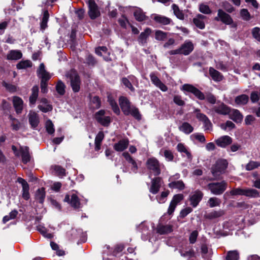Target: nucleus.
<instances>
[{
  "label": "nucleus",
  "mask_w": 260,
  "mask_h": 260,
  "mask_svg": "<svg viewBox=\"0 0 260 260\" xmlns=\"http://www.w3.org/2000/svg\"><path fill=\"white\" fill-rule=\"evenodd\" d=\"M182 89L186 91L193 93L196 97L200 100H206L210 104H214L216 103V98L212 94H208L205 97L204 93L198 88L190 84H184L183 85Z\"/></svg>",
  "instance_id": "1"
},
{
  "label": "nucleus",
  "mask_w": 260,
  "mask_h": 260,
  "mask_svg": "<svg viewBox=\"0 0 260 260\" xmlns=\"http://www.w3.org/2000/svg\"><path fill=\"white\" fill-rule=\"evenodd\" d=\"M119 105L123 113L126 115H132L137 119L141 118V115L138 109L135 107L131 106L129 101L127 98L121 96L119 98Z\"/></svg>",
  "instance_id": "2"
},
{
  "label": "nucleus",
  "mask_w": 260,
  "mask_h": 260,
  "mask_svg": "<svg viewBox=\"0 0 260 260\" xmlns=\"http://www.w3.org/2000/svg\"><path fill=\"white\" fill-rule=\"evenodd\" d=\"M66 76L69 78L70 85L74 92H78L80 89L81 80L77 73L74 70L69 72Z\"/></svg>",
  "instance_id": "3"
},
{
  "label": "nucleus",
  "mask_w": 260,
  "mask_h": 260,
  "mask_svg": "<svg viewBox=\"0 0 260 260\" xmlns=\"http://www.w3.org/2000/svg\"><path fill=\"white\" fill-rule=\"evenodd\" d=\"M227 186L226 183L223 181L220 182H213L208 184V188L215 195H220L223 193Z\"/></svg>",
  "instance_id": "4"
},
{
  "label": "nucleus",
  "mask_w": 260,
  "mask_h": 260,
  "mask_svg": "<svg viewBox=\"0 0 260 260\" xmlns=\"http://www.w3.org/2000/svg\"><path fill=\"white\" fill-rule=\"evenodd\" d=\"M231 195H244L249 197L256 198L259 196L258 192L254 189H243L239 188L233 189L231 191Z\"/></svg>",
  "instance_id": "5"
},
{
  "label": "nucleus",
  "mask_w": 260,
  "mask_h": 260,
  "mask_svg": "<svg viewBox=\"0 0 260 260\" xmlns=\"http://www.w3.org/2000/svg\"><path fill=\"white\" fill-rule=\"evenodd\" d=\"M147 169L154 175L157 176L160 173V164L158 160L155 158L152 157L147 159L146 161Z\"/></svg>",
  "instance_id": "6"
},
{
  "label": "nucleus",
  "mask_w": 260,
  "mask_h": 260,
  "mask_svg": "<svg viewBox=\"0 0 260 260\" xmlns=\"http://www.w3.org/2000/svg\"><path fill=\"white\" fill-rule=\"evenodd\" d=\"M12 148L16 155L21 156L23 163L26 164L30 160V155L27 147L21 146L18 150L14 146H13Z\"/></svg>",
  "instance_id": "7"
},
{
  "label": "nucleus",
  "mask_w": 260,
  "mask_h": 260,
  "mask_svg": "<svg viewBox=\"0 0 260 260\" xmlns=\"http://www.w3.org/2000/svg\"><path fill=\"white\" fill-rule=\"evenodd\" d=\"M228 162L225 159L218 160L212 168V173L214 177H218L227 168Z\"/></svg>",
  "instance_id": "8"
},
{
  "label": "nucleus",
  "mask_w": 260,
  "mask_h": 260,
  "mask_svg": "<svg viewBox=\"0 0 260 260\" xmlns=\"http://www.w3.org/2000/svg\"><path fill=\"white\" fill-rule=\"evenodd\" d=\"M210 111L218 114L226 115L230 113L231 108L223 103H220L218 105L213 106Z\"/></svg>",
  "instance_id": "9"
},
{
  "label": "nucleus",
  "mask_w": 260,
  "mask_h": 260,
  "mask_svg": "<svg viewBox=\"0 0 260 260\" xmlns=\"http://www.w3.org/2000/svg\"><path fill=\"white\" fill-rule=\"evenodd\" d=\"M105 110H101L95 114V118L101 124L107 126L111 122V118L110 116H105Z\"/></svg>",
  "instance_id": "10"
},
{
  "label": "nucleus",
  "mask_w": 260,
  "mask_h": 260,
  "mask_svg": "<svg viewBox=\"0 0 260 260\" xmlns=\"http://www.w3.org/2000/svg\"><path fill=\"white\" fill-rule=\"evenodd\" d=\"M88 14L91 19H94L100 16L98 7L93 0L88 1Z\"/></svg>",
  "instance_id": "11"
},
{
  "label": "nucleus",
  "mask_w": 260,
  "mask_h": 260,
  "mask_svg": "<svg viewBox=\"0 0 260 260\" xmlns=\"http://www.w3.org/2000/svg\"><path fill=\"white\" fill-rule=\"evenodd\" d=\"M184 196L182 194H177L174 196L169 207L168 213L169 214H172L177 205L183 199Z\"/></svg>",
  "instance_id": "12"
},
{
  "label": "nucleus",
  "mask_w": 260,
  "mask_h": 260,
  "mask_svg": "<svg viewBox=\"0 0 260 260\" xmlns=\"http://www.w3.org/2000/svg\"><path fill=\"white\" fill-rule=\"evenodd\" d=\"M64 201L70 203L71 206L75 209L80 207V203L77 196L72 193L71 196L67 194L64 198Z\"/></svg>",
  "instance_id": "13"
},
{
  "label": "nucleus",
  "mask_w": 260,
  "mask_h": 260,
  "mask_svg": "<svg viewBox=\"0 0 260 260\" xmlns=\"http://www.w3.org/2000/svg\"><path fill=\"white\" fill-rule=\"evenodd\" d=\"M215 20L216 21L220 20L226 24H231L233 23V19L231 16L221 9L218 10L217 16L215 18Z\"/></svg>",
  "instance_id": "14"
},
{
  "label": "nucleus",
  "mask_w": 260,
  "mask_h": 260,
  "mask_svg": "<svg viewBox=\"0 0 260 260\" xmlns=\"http://www.w3.org/2000/svg\"><path fill=\"white\" fill-rule=\"evenodd\" d=\"M203 197V193L200 190H197L192 192L190 195V205L196 207L201 201Z\"/></svg>",
  "instance_id": "15"
},
{
  "label": "nucleus",
  "mask_w": 260,
  "mask_h": 260,
  "mask_svg": "<svg viewBox=\"0 0 260 260\" xmlns=\"http://www.w3.org/2000/svg\"><path fill=\"white\" fill-rule=\"evenodd\" d=\"M150 78L152 83L162 91L165 92L168 90L167 86L160 81L154 73H150Z\"/></svg>",
  "instance_id": "16"
},
{
  "label": "nucleus",
  "mask_w": 260,
  "mask_h": 260,
  "mask_svg": "<svg viewBox=\"0 0 260 260\" xmlns=\"http://www.w3.org/2000/svg\"><path fill=\"white\" fill-rule=\"evenodd\" d=\"M17 182L21 184L22 187V198L27 200L30 198L29 190V185L27 183V182L23 178L19 177L17 179Z\"/></svg>",
  "instance_id": "17"
},
{
  "label": "nucleus",
  "mask_w": 260,
  "mask_h": 260,
  "mask_svg": "<svg viewBox=\"0 0 260 260\" xmlns=\"http://www.w3.org/2000/svg\"><path fill=\"white\" fill-rule=\"evenodd\" d=\"M38 77L41 79V81H48L51 78V75L47 72L45 69L44 63L40 64L37 71Z\"/></svg>",
  "instance_id": "18"
},
{
  "label": "nucleus",
  "mask_w": 260,
  "mask_h": 260,
  "mask_svg": "<svg viewBox=\"0 0 260 260\" xmlns=\"http://www.w3.org/2000/svg\"><path fill=\"white\" fill-rule=\"evenodd\" d=\"M38 77L41 79V81H48L51 78V75L47 72L45 69L44 63L40 64L37 71Z\"/></svg>",
  "instance_id": "19"
},
{
  "label": "nucleus",
  "mask_w": 260,
  "mask_h": 260,
  "mask_svg": "<svg viewBox=\"0 0 260 260\" xmlns=\"http://www.w3.org/2000/svg\"><path fill=\"white\" fill-rule=\"evenodd\" d=\"M38 107L40 111L44 113L51 111L53 108L52 106L46 98H42L40 100Z\"/></svg>",
  "instance_id": "20"
},
{
  "label": "nucleus",
  "mask_w": 260,
  "mask_h": 260,
  "mask_svg": "<svg viewBox=\"0 0 260 260\" xmlns=\"http://www.w3.org/2000/svg\"><path fill=\"white\" fill-rule=\"evenodd\" d=\"M215 143L218 146L225 148L232 143V139L229 136H223L216 140Z\"/></svg>",
  "instance_id": "21"
},
{
  "label": "nucleus",
  "mask_w": 260,
  "mask_h": 260,
  "mask_svg": "<svg viewBox=\"0 0 260 260\" xmlns=\"http://www.w3.org/2000/svg\"><path fill=\"white\" fill-rule=\"evenodd\" d=\"M13 104L16 112L17 114L21 113L23 108V102L22 100L18 96H14L13 98Z\"/></svg>",
  "instance_id": "22"
},
{
  "label": "nucleus",
  "mask_w": 260,
  "mask_h": 260,
  "mask_svg": "<svg viewBox=\"0 0 260 260\" xmlns=\"http://www.w3.org/2000/svg\"><path fill=\"white\" fill-rule=\"evenodd\" d=\"M161 179L160 177H156L153 179L151 181V185L149 191L153 194H156L159 190Z\"/></svg>",
  "instance_id": "23"
},
{
  "label": "nucleus",
  "mask_w": 260,
  "mask_h": 260,
  "mask_svg": "<svg viewBox=\"0 0 260 260\" xmlns=\"http://www.w3.org/2000/svg\"><path fill=\"white\" fill-rule=\"evenodd\" d=\"M134 16L135 19L139 22H143L148 19V17L146 15L145 13L139 8L135 9L134 10Z\"/></svg>",
  "instance_id": "24"
},
{
  "label": "nucleus",
  "mask_w": 260,
  "mask_h": 260,
  "mask_svg": "<svg viewBox=\"0 0 260 260\" xmlns=\"http://www.w3.org/2000/svg\"><path fill=\"white\" fill-rule=\"evenodd\" d=\"M129 141L127 139H123L119 141L114 145L113 148L116 151H122L127 148Z\"/></svg>",
  "instance_id": "25"
},
{
  "label": "nucleus",
  "mask_w": 260,
  "mask_h": 260,
  "mask_svg": "<svg viewBox=\"0 0 260 260\" xmlns=\"http://www.w3.org/2000/svg\"><path fill=\"white\" fill-rule=\"evenodd\" d=\"M28 120L30 124L34 128H36L39 123L38 115L34 111H30L28 114Z\"/></svg>",
  "instance_id": "26"
},
{
  "label": "nucleus",
  "mask_w": 260,
  "mask_h": 260,
  "mask_svg": "<svg viewBox=\"0 0 260 260\" xmlns=\"http://www.w3.org/2000/svg\"><path fill=\"white\" fill-rule=\"evenodd\" d=\"M173 176L170 177L169 181L170 183L169 184V187L171 188L178 189L182 190L185 187V185L182 181L179 180L177 181H173Z\"/></svg>",
  "instance_id": "27"
},
{
  "label": "nucleus",
  "mask_w": 260,
  "mask_h": 260,
  "mask_svg": "<svg viewBox=\"0 0 260 260\" xmlns=\"http://www.w3.org/2000/svg\"><path fill=\"white\" fill-rule=\"evenodd\" d=\"M152 32L150 28H146L144 31L142 32L138 38V42L141 45H144L147 43V39Z\"/></svg>",
  "instance_id": "28"
},
{
  "label": "nucleus",
  "mask_w": 260,
  "mask_h": 260,
  "mask_svg": "<svg viewBox=\"0 0 260 260\" xmlns=\"http://www.w3.org/2000/svg\"><path fill=\"white\" fill-rule=\"evenodd\" d=\"M182 53L185 55H188L193 49V45L190 41H186L181 46Z\"/></svg>",
  "instance_id": "29"
},
{
  "label": "nucleus",
  "mask_w": 260,
  "mask_h": 260,
  "mask_svg": "<svg viewBox=\"0 0 260 260\" xmlns=\"http://www.w3.org/2000/svg\"><path fill=\"white\" fill-rule=\"evenodd\" d=\"M231 119L236 122H241L243 119V115L237 109H231L229 114Z\"/></svg>",
  "instance_id": "30"
},
{
  "label": "nucleus",
  "mask_w": 260,
  "mask_h": 260,
  "mask_svg": "<svg viewBox=\"0 0 260 260\" xmlns=\"http://www.w3.org/2000/svg\"><path fill=\"white\" fill-rule=\"evenodd\" d=\"M206 17L202 14H198L193 18V22L197 27L200 29H204L205 28V23L204 19Z\"/></svg>",
  "instance_id": "31"
},
{
  "label": "nucleus",
  "mask_w": 260,
  "mask_h": 260,
  "mask_svg": "<svg viewBox=\"0 0 260 260\" xmlns=\"http://www.w3.org/2000/svg\"><path fill=\"white\" fill-rule=\"evenodd\" d=\"M22 56L20 51L17 50H12L9 52L7 55V59L8 60H18Z\"/></svg>",
  "instance_id": "32"
},
{
  "label": "nucleus",
  "mask_w": 260,
  "mask_h": 260,
  "mask_svg": "<svg viewBox=\"0 0 260 260\" xmlns=\"http://www.w3.org/2000/svg\"><path fill=\"white\" fill-rule=\"evenodd\" d=\"M209 72L210 75L211 76L212 79L215 81H220L223 78L222 75L220 72L212 67L209 68Z\"/></svg>",
  "instance_id": "33"
},
{
  "label": "nucleus",
  "mask_w": 260,
  "mask_h": 260,
  "mask_svg": "<svg viewBox=\"0 0 260 260\" xmlns=\"http://www.w3.org/2000/svg\"><path fill=\"white\" fill-rule=\"evenodd\" d=\"M122 155L129 164H131L132 165V170L134 172L136 173L138 169V166L135 160L132 158V157L129 154L128 152L123 153Z\"/></svg>",
  "instance_id": "34"
},
{
  "label": "nucleus",
  "mask_w": 260,
  "mask_h": 260,
  "mask_svg": "<svg viewBox=\"0 0 260 260\" xmlns=\"http://www.w3.org/2000/svg\"><path fill=\"white\" fill-rule=\"evenodd\" d=\"M39 88L38 86H34L31 89V94L29 101L31 105H35L38 97Z\"/></svg>",
  "instance_id": "35"
},
{
  "label": "nucleus",
  "mask_w": 260,
  "mask_h": 260,
  "mask_svg": "<svg viewBox=\"0 0 260 260\" xmlns=\"http://www.w3.org/2000/svg\"><path fill=\"white\" fill-rule=\"evenodd\" d=\"M153 19L157 23L162 25H167L170 23L171 20L164 16L155 15L153 17Z\"/></svg>",
  "instance_id": "36"
},
{
  "label": "nucleus",
  "mask_w": 260,
  "mask_h": 260,
  "mask_svg": "<svg viewBox=\"0 0 260 260\" xmlns=\"http://www.w3.org/2000/svg\"><path fill=\"white\" fill-rule=\"evenodd\" d=\"M104 138V134L103 132L98 133L95 137L94 144H95V150L99 151L101 149V145L103 140Z\"/></svg>",
  "instance_id": "37"
},
{
  "label": "nucleus",
  "mask_w": 260,
  "mask_h": 260,
  "mask_svg": "<svg viewBox=\"0 0 260 260\" xmlns=\"http://www.w3.org/2000/svg\"><path fill=\"white\" fill-rule=\"evenodd\" d=\"M179 130L186 134H189L193 131V127L188 122H183L179 127Z\"/></svg>",
  "instance_id": "38"
},
{
  "label": "nucleus",
  "mask_w": 260,
  "mask_h": 260,
  "mask_svg": "<svg viewBox=\"0 0 260 260\" xmlns=\"http://www.w3.org/2000/svg\"><path fill=\"white\" fill-rule=\"evenodd\" d=\"M36 200L40 203L42 204L45 198V191L44 188L38 189L36 193Z\"/></svg>",
  "instance_id": "39"
},
{
  "label": "nucleus",
  "mask_w": 260,
  "mask_h": 260,
  "mask_svg": "<svg viewBox=\"0 0 260 260\" xmlns=\"http://www.w3.org/2000/svg\"><path fill=\"white\" fill-rule=\"evenodd\" d=\"M249 101V97L246 94H241L236 97L235 102L237 105H245Z\"/></svg>",
  "instance_id": "40"
},
{
  "label": "nucleus",
  "mask_w": 260,
  "mask_h": 260,
  "mask_svg": "<svg viewBox=\"0 0 260 260\" xmlns=\"http://www.w3.org/2000/svg\"><path fill=\"white\" fill-rule=\"evenodd\" d=\"M159 154L164 156L167 161H172L174 158L173 154L171 151L165 149H161L159 151Z\"/></svg>",
  "instance_id": "41"
},
{
  "label": "nucleus",
  "mask_w": 260,
  "mask_h": 260,
  "mask_svg": "<svg viewBox=\"0 0 260 260\" xmlns=\"http://www.w3.org/2000/svg\"><path fill=\"white\" fill-rule=\"evenodd\" d=\"M172 231V226L169 225H159L157 228V232L160 234H166Z\"/></svg>",
  "instance_id": "42"
},
{
  "label": "nucleus",
  "mask_w": 260,
  "mask_h": 260,
  "mask_svg": "<svg viewBox=\"0 0 260 260\" xmlns=\"http://www.w3.org/2000/svg\"><path fill=\"white\" fill-rule=\"evenodd\" d=\"M177 149L181 153H184L189 159L191 160L192 159L191 153L183 144L179 143L177 146Z\"/></svg>",
  "instance_id": "43"
},
{
  "label": "nucleus",
  "mask_w": 260,
  "mask_h": 260,
  "mask_svg": "<svg viewBox=\"0 0 260 260\" xmlns=\"http://www.w3.org/2000/svg\"><path fill=\"white\" fill-rule=\"evenodd\" d=\"M190 138L193 141L197 140L203 143H205L206 141L205 137L202 133H194L190 135Z\"/></svg>",
  "instance_id": "44"
},
{
  "label": "nucleus",
  "mask_w": 260,
  "mask_h": 260,
  "mask_svg": "<svg viewBox=\"0 0 260 260\" xmlns=\"http://www.w3.org/2000/svg\"><path fill=\"white\" fill-rule=\"evenodd\" d=\"M108 101L111 105L112 110H113L114 112L116 113V114H119L120 113V109L115 101V100L112 98V97L111 95H109L108 96Z\"/></svg>",
  "instance_id": "45"
},
{
  "label": "nucleus",
  "mask_w": 260,
  "mask_h": 260,
  "mask_svg": "<svg viewBox=\"0 0 260 260\" xmlns=\"http://www.w3.org/2000/svg\"><path fill=\"white\" fill-rule=\"evenodd\" d=\"M172 8L173 10L174 14L179 19L183 20L184 18V15L182 11L180 10L179 7L176 4H173Z\"/></svg>",
  "instance_id": "46"
},
{
  "label": "nucleus",
  "mask_w": 260,
  "mask_h": 260,
  "mask_svg": "<svg viewBox=\"0 0 260 260\" xmlns=\"http://www.w3.org/2000/svg\"><path fill=\"white\" fill-rule=\"evenodd\" d=\"M221 202V200L219 199L216 197H212L209 199L208 204L210 207L213 208L219 206Z\"/></svg>",
  "instance_id": "47"
},
{
  "label": "nucleus",
  "mask_w": 260,
  "mask_h": 260,
  "mask_svg": "<svg viewBox=\"0 0 260 260\" xmlns=\"http://www.w3.org/2000/svg\"><path fill=\"white\" fill-rule=\"evenodd\" d=\"M239 253L237 250L229 251L226 257V260H238Z\"/></svg>",
  "instance_id": "48"
},
{
  "label": "nucleus",
  "mask_w": 260,
  "mask_h": 260,
  "mask_svg": "<svg viewBox=\"0 0 260 260\" xmlns=\"http://www.w3.org/2000/svg\"><path fill=\"white\" fill-rule=\"evenodd\" d=\"M49 13L48 11H45L43 14V17L41 23V28L44 30L47 27V22L49 19Z\"/></svg>",
  "instance_id": "49"
},
{
  "label": "nucleus",
  "mask_w": 260,
  "mask_h": 260,
  "mask_svg": "<svg viewBox=\"0 0 260 260\" xmlns=\"http://www.w3.org/2000/svg\"><path fill=\"white\" fill-rule=\"evenodd\" d=\"M65 87L64 84L61 81L59 80L56 85V90L58 94L62 95L65 93Z\"/></svg>",
  "instance_id": "50"
},
{
  "label": "nucleus",
  "mask_w": 260,
  "mask_h": 260,
  "mask_svg": "<svg viewBox=\"0 0 260 260\" xmlns=\"http://www.w3.org/2000/svg\"><path fill=\"white\" fill-rule=\"evenodd\" d=\"M38 231L45 238L48 239H51L53 237L51 234L47 232V229L42 226L39 225L37 227Z\"/></svg>",
  "instance_id": "51"
},
{
  "label": "nucleus",
  "mask_w": 260,
  "mask_h": 260,
  "mask_svg": "<svg viewBox=\"0 0 260 260\" xmlns=\"http://www.w3.org/2000/svg\"><path fill=\"white\" fill-rule=\"evenodd\" d=\"M260 167V162L255 161H250L245 167L247 171H251Z\"/></svg>",
  "instance_id": "52"
},
{
  "label": "nucleus",
  "mask_w": 260,
  "mask_h": 260,
  "mask_svg": "<svg viewBox=\"0 0 260 260\" xmlns=\"http://www.w3.org/2000/svg\"><path fill=\"white\" fill-rule=\"evenodd\" d=\"M31 66L32 63L30 60H24L19 62L17 64V68L18 69H24L28 67H30Z\"/></svg>",
  "instance_id": "53"
},
{
  "label": "nucleus",
  "mask_w": 260,
  "mask_h": 260,
  "mask_svg": "<svg viewBox=\"0 0 260 260\" xmlns=\"http://www.w3.org/2000/svg\"><path fill=\"white\" fill-rule=\"evenodd\" d=\"M167 37V33L161 30H157L155 31V38L158 41H164Z\"/></svg>",
  "instance_id": "54"
},
{
  "label": "nucleus",
  "mask_w": 260,
  "mask_h": 260,
  "mask_svg": "<svg viewBox=\"0 0 260 260\" xmlns=\"http://www.w3.org/2000/svg\"><path fill=\"white\" fill-rule=\"evenodd\" d=\"M101 100L97 96H93L91 100V106L93 109H99L101 107Z\"/></svg>",
  "instance_id": "55"
},
{
  "label": "nucleus",
  "mask_w": 260,
  "mask_h": 260,
  "mask_svg": "<svg viewBox=\"0 0 260 260\" xmlns=\"http://www.w3.org/2000/svg\"><path fill=\"white\" fill-rule=\"evenodd\" d=\"M194 113L196 114L197 118L200 121L203 122L207 118H208L206 115L200 112V110L199 109H196L194 110Z\"/></svg>",
  "instance_id": "56"
},
{
  "label": "nucleus",
  "mask_w": 260,
  "mask_h": 260,
  "mask_svg": "<svg viewBox=\"0 0 260 260\" xmlns=\"http://www.w3.org/2000/svg\"><path fill=\"white\" fill-rule=\"evenodd\" d=\"M45 127L46 131L49 134L52 135L54 134L55 131L54 125L50 120H48L46 121Z\"/></svg>",
  "instance_id": "57"
},
{
  "label": "nucleus",
  "mask_w": 260,
  "mask_h": 260,
  "mask_svg": "<svg viewBox=\"0 0 260 260\" xmlns=\"http://www.w3.org/2000/svg\"><path fill=\"white\" fill-rule=\"evenodd\" d=\"M224 214V212L223 210H219V211H214L213 212H211L209 214H208L207 217L209 218L213 219L217 218L221 216Z\"/></svg>",
  "instance_id": "58"
},
{
  "label": "nucleus",
  "mask_w": 260,
  "mask_h": 260,
  "mask_svg": "<svg viewBox=\"0 0 260 260\" xmlns=\"http://www.w3.org/2000/svg\"><path fill=\"white\" fill-rule=\"evenodd\" d=\"M10 119L12 121L11 126L12 129L15 131L18 130L20 127V123L18 120L14 118H13L11 116H10Z\"/></svg>",
  "instance_id": "59"
},
{
  "label": "nucleus",
  "mask_w": 260,
  "mask_h": 260,
  "mask_svg": "<svg viewBox=\"0 0 260 260\" xmlns=\"http://www.w3.org/2000/svg\"><path fill=\"white\" fill-rule=\"evenodd\" d=\"M199 10L201 13L206 14H209L211 13V11L209 6L204 4H202L200 5Z\"/></svg>",
  "instance_id": "60"
},
{
  "label": "nucleus",
  "mask_w": 260,
  "mask_h": 260,
  "mask_svg": "<svg viewBox=\"0 0 260 260\" xmlns=\"http://www.w3.org/2000/svg\"><path fill=\"white\" fill-rule=\"evenodd\" d=\"M253 37L257 41L260 42V28L258 27L253 28L252 30Z\"/></svg>",
  "instance_id": "61"
},
{
  "label": "nucleus",
  "mask_w": 260,
  "mask_h": 260,
  "mask_svg": "<svg viewBox=\"0 0 260 260\" xmlns=\"http://www.w3.org/2000/svg\"><path fill=\"white\" fill-rule=\"evenodd\" d=\"M201 251L203 254V256L205 259V260H210V254H209V256H206V255L208 253V247L206 245H203L202 246Z\"/></svg>",
  "instance_id": "62"
},
{
  "label": "nucleus",
  "mask_w": 260,
  "mask_h": 260,
  "mask_svg": "<svg viewBox=\"0 0 260 260\" xmlns=\"http://www.w3.org/2000/svg\"><path fill=\"white\" fill-rule=\"evenodd\" d=\"M235 124L232 122L231 121H227L225 124H222L220 125V127L222 129L225 130L227 128L231 129L235 127Z\"/></svg>",
  "instance_id": "63"
},
{
  "label": "nucleus",
  "mask_w": 260,
  "mask_h": 260,
  "mask_svg": "<svg viewBox=\"0 0 260 260\" xmlns=\"http://www.w3.org/2000/svg\"><path fill=\"white\" fill-rule=\"evenodd\" d=\"M250 100L253 103L257 102L259 101V92L253 91L252 92L250 95Z\"/></svg>",
  "instance_id": "64"
}]
</instances>
